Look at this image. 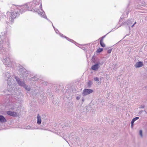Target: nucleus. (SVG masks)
I'll use <instances>...</instances> for the list:
<instances>
[{"label":"nucleus","instance_id":"nucleus-23","mask_svg":"<svg viewBox=\"0 0 147 147\" xmlns=\"http://www.w3.org/2000/svg\"><path fill=\"white\" fill-rule=\"evenodd\" d=\"M135 121V120H134L133 119L131 121V127H132V126L133 125Z\"/></svg>","mask_w":147,"mask_h":147},{"label":"nucleus","instance_id":"nucleus-33","mask_svg":"<svg viewBox=\"0 0 147 147\" xmlns=\"http://www.w3.org/2000/svg\"><path fill=\"white\" fill-rule=\"evenodd\" d=\"M136 22H135L134 23V25H135V24H136Z\"/></svg>","mask_w":147,"mask_h":147},{"label":"nucleus","instance_id":"nucleus-27","mask_svg":"<svg viewBox=\"0 0 147 147\" xmlns=\"http://www.w3.org/2000/svg\"><path fill=\"white\" fill-rule=\"evenodd\" d=\"M80 96H78L76 97V99L77 100H78L80 99Z\"/></svg>","mask_w":147,"mask_h":147},{"label":"nucleus","instance_id":"nucleus-26","mask_svg":"<svg viewBox=\"0 0 147 147\" xmlns=\"http://www.w3.org/2000/svg\"><path fill=\"white\" fill-rule=\"evenodd\" d=\"M139 119V117H136L135 118H134V119H133L134 120H135V121L136 120L138 119Z\"/></svg>","mask_w":147,"mask_h":147},{"label":"nucleus","instance_id":"nucleus-22","mask_svg":"<svg viewBox=\"0 0 147 147\" xmlns=\"http://www.w3.org/2000/svg\"><path fill=\"white\" fill-rule=\"evenodd\" d=\"M94 80L95 81L98 82L99 81V78L97 77L95 78H94Z\"/></svg>","mask_w":147,"mask_h":147},{"label":"nucleus","instance_id":"nucleus-8","mask_svg":"<svg viewBox=\"0 0 147 147\" xmlns=\"http://www.w3.org/2000/svg\"><path fill=\"white\" fill-rule=\"evenodd\" d=\"M100 62H97L96 64L92 65L91 67L92 70L94 71H97L100 67Z\"/></svg>","mask_w":147,"mask_h":147},{"label":"nucleus","instance_id":"nucleus-21","mask_svg":"<svg viewBox=\"0 0 147 147\" xmlns=\"http://www.w3.org/2000/svg\"><path fill=\"white\" fill-rule=\"evenodd\" d=\"M103 49L102 48H99L97 50V52L98 53H100L102 51Z\"/></svg>","mask_w":147,"mask_h":147},{"label":"nucleus","instance_id":"nucleus-14","mask_svg":"<svg viewBox=\"0 0 147 147\" xmlns=\"http://www.w3.org/2000/svg\"><path fill=\"white\" fill-rule=\"evenodd\" d=\"M143 65V62L141 61L137 62L135 65V66L136 67H140L142 66Z\"/></svg>","mask_w":147,"mask_h":147},{"label":"nucleus","instance_id":"nucleus-18","mask_svg":"<svg viewBox=\"0 0 147 147\" xmlns=\"http://www.w3.org/2000/svg\"><path fill=\"white\" fill-rule=\"evenodd\" d=\"M26 129H39L38 128H36L34 127H32L31 126H27V127H26L25 128Z\"/></svg>","mask_w":147,"mask_h":147},{"label":"nucleus","instance_id":"nucleus-16","mask_svg":"<svg viewBox=\"0 0 147 147\" xmlns=\"http://www.w3.org/2000/svg\"><path fill=\"white\" fill-rule=\"evenodd\" d=\"M6 121V120L5 118L3 115H0V122L3 123Z\"/></svg>","mask_w":147,"mask_h":147},{"label":"nucleus","instance_id":"nucleus-15","mask_svg":"<svg viewBox=\"0 0 147 147\" xmlns=\"http://www.w3.org/2000/svg\"><path fill=\"white\" fill-rule=\"evenodd\" d=\"M59 35L61 37H63L65 38L67 40H68L70 42H71L73 43H74L75 44L76 43L73 40H71L66 37L65 36H63V35L61 33H59Z\"/></svg>","mask_w":147,"mask_h":147},{"label":"nucleus","instance_id":"nucleus-4","mask_svg":"<svg viewBox=\"0 0 147 147\" xmlns=\"http://www.w3.org/2000/svg\"><path fill=\"white\" fill-rule=\"evenodd\" d=\"M9 13L10 14V16L9 17V22L10 23L12 24L13 22V20L17 17L18 16L19 14L17 12L16 9H13V10L8 11L6 14H7V16L8 14L9 16Z\"/></svg>","mask_w":147,"mask_h":147},{"label":"nucleus","instance_id":"nucleus-34","mask_svg":"<svg viewBox=\"0 0 147 147\" xmlns=\"http://www.w3.org/2000/svg\"><path fill=\"white\" fill-rule=\"evenodd\" d=\"M82 100L83 101H84V99H83Z\"/></svg>","mask_w":147,"mask_h":147},{"label":"nucleus","instance_id":"nucleus-5","mask_svg":"<svg viewBox=\"0 0 147 147\" xmlns=\"http://www.w3.org/2000/svg\"><path fill=\"white\" fill-rule=\"evenodd\" d=\"M29 5L28 4H25L23 5L18 6V7L16 6L15 5H13L12 7L13 9L14 8H17L19 10V12L20 13H23L25 12L26 11L28 10H30V9L29 7Z\"/></svg>","mask_w":147,"mask_h":147},{"label":"nucleus","instance_id":"nucleus-36","mask_svg":"<svg viewBox=\"0 0 147 147\" xmlns=\"http://www.w3.org/2000/svg\"><path fill=\"white\" fill-rule=\"evenodd\" d=\"M85 48H84V50H85Z\"/></svg>","mask_w":147,"mask_h":147},{"label":"nucleus","instance_id":"nucleus-12","mask_svg":"<svg viewBox=\"0 0 147 147\" xmlns=\"http://www.w3.org/2000/svg\"><path fill=\"white\" fill-rule=\"evenodd\" d=\"M6 13L5 14L4 13L0 12V20L3 21L5 20L6 18L7 17L6 16Z\"/></svg>","mask_w":147,"mask_h":147},{"label":"nucleus","instance_id":"nucleus-24","mask_svg":"<svg viewBox=\"0 0 147 147\" xmlns=\"http://www.w3.org/2000/svg\"><path fill=\"white\" fill-rule=\"evenodd\" d=\"M139 134L141 137L142 136V130H140V131Z\"/></svg>","mask_w":147,"mask_h":147},{"label":"nucleus","instance_id":"nucleus-29","mask_svg":"<svg viewBox=\"0 0 147 147\" xmlns=\"http://www.w3.org/2000/svg\"><path fill=\"white\" fill-rule=\"evenodd\" d=\"M88 84H89H89H91V82L90 81H89L88 82Z\"/></svg>","mask_w":147,"mask_h":147},{"label":"nucleus","instance_id":"nucleus-6","mask_svg":"<svg viewBox=\"0 0 147 147\" xmlns=\"http://www.w3.org/2000/svg\"><path fill=\"white\" fill-rule=\"evenodd\" d=\"M19 70L21 73V75L25 80L29 78L30 74L28 73V71L24 69L22 67L19 68Z\"/></svg>","mask_w":147,"mask_h":147},{"label":"nucleus","instance_id":"nucleus-13","mask_svg":"<svg viewBox=\"0 0 147 147\" xmlns=\"http://www.w3.org/2000/svg\"><path fill=\"white\" fill-rule=\"evenodd\" d=\"M7 113L8 115L11 116H17L18 115V114L17 113L14 112L8 111H7Z\"/></svg>","mask_w":147,"mask_h":147},{"label":"nucleus","instance_id":"nucleus-25","mask_svg":"<svg viewBox=\"0 0 147 147\" xmlns=\"http://www.w3.org/2000/svg\"><path fill=\"white\" fill-rule=\"evenodd\" d=\"M112 51V49H109V50H108L107 51V53H110Z\"/></svg>","mask_w":147,"mask_h":147},{"label":"nucleus","instance_id":"nucleus-17","mask_svg":"<svg viewBox=\"0 0 147 147\" xmlns=\"http://www.w3.org/2000/svg\"><path fill=\"white\" fill-rule=\"evenodd\" d=\"M105 36L102 37L100 38V45L101 46V47H105V45L103 42V39Z\"/></svg>","mask_w":147,"mask_h":147},{"label":"nucleus","instance_id":"nucleus-1","mask_svg":"<svg viewBox=\"0 0 147 147\" xmlns=\"http://www.w3.org/2000/svg\"><path fill=\"white\" fill-rule=\"evenodd\" d=\"M9 44V39L6 36L5 33H0V53L2 55V61L7 67H11L12 64V60L9 58V55L5 49V47L8 46Z\"/></svg>","mask_w":147,"mask_h":147},{"label":"nucleus","instance_id":"nucleus-20","mask_svg":"<svg viewBox=\"0 0 147 147\" xmlns=\"http://www.w3.org/2000/svg\"><path fill=\"white\" fill-rule=\"evenodd\" d=\"M51 22V23L52 24V26H53V28H54V30H55V32H56V33L57 34L58 33V32H59V31L57 29L55 28L54 27V26L53 25V24L52 23V22Z\"/></svg>","mask_w":147,"mask_h":147},{"label":"nucleus","instance_id":"nucleus-7","mask_svg":"<svg viewBox=\"0 0 147 147\" xmlns=\"http://www.w3.org/2000/svg\"><path fill=\"white\" fill-rule=\"evenodd\" d=\"M15 78L19 86L24 87L28 91L30 90V87L28 86H26L24 81H21L19 78L16 76Z\"/></svg>","mask_w":147,"mask_h":147},{"label":"nucleus","instance_id":"nucleus-35","mask_svg":"<svg viewBox=\"0 0 147 147\" xmlns=\"http://www.w3.org/2000/svg\"><path fill=\"white\" fill-rule=\"evenodd\" d=\"M100 83H101V81H100Z\"/></svg>","mask_w":147,"mask_h":147},{"label":"nucleus","instance_id":"nucleus-11","mask_svg":"<svg viewBox=\"0 0 147 147\" xmlns=\"http://www.w3.org/2000/svg\"><path fill=\"white\" fill-rule=\"evenodd\" d=\"M6 107L11 110H14L17 107L16 105L12 103L7 105Z\"/></svg>","mask_w":147,"mask_h":147},{"label":"nucleus","instance_id":"nucleus-19","mask_svg":"<svg viewBox=\"0 0 147 147\" xmlns=\"http://www.w3.org/2000/svg\"><path fill=\"white\" fill-rule=\"evenodd\" d=\"M127 25H128L129 29L130 28V25L132 24V22L131 21L129 20L127 22Z\"/></svg>","mask_w":147,"mask_h":147},{"label":"nucleus","instance_id":"nucleus-31","mask_svg":"<svg viewBox=\"0 0 147 147\" xmlns=\"http://www.w3.org/2000/svg\"><path fill=\"white\" fill-rule=\"evenodd\" d=\"M34 78H31V80H33V79H34Z\"/></svg>","mask_w":147,"mask_h":147},{"label":"nucleus","instance_id":"nucleus-32","mask_svg":"<svg viewBox=\"0 0 147 147\" xmlns=\"http://www.w3.org/2000/svg\"><path fill=\"white\" fill-rule=\"evenodd\" d=\"M134 24H133V25H132L131 26V27H133L134 26Z\"/></svg>","mask_w":147,"mask_h":147},{"label":"nucleus","instance_id":"nucleus-9","mask_svg":"<svg viewBox=\"0 0 147 147\" xmlns=\"http://www.w3.org/2000/svg\"><path fill=\"white\" fill-rule=\"evenodd\" d=\"M93 92V90L90 89H85L84 90L83 92V95L85 96L88 95Z\"/></svg>","mask_w":147,"mask_h":147},{"label":"nucleus","instance_id":"nucleus-2","mask_svg":"<svg viewBox=\"0 0 147 147\" xmlns=\"http://www.w3.org/2000/svg\"><path fill=\"white\" fill-rule=\"evenodd\" d=\"M4 78L7 81V89L4 92H6L7 91L9 92L7 94H8L16 95L18 96L19 94V92L17 91V88H15V83L14 80L11 78L10 74L9 73H6Z\"/></svg>","mask_w":147,"mask_h":147},{"label":"nucleus","instance_id":"nucleus-3","mask_svg":"<svg viewBox=\"0 0 147 147\" xmlns=\"http://www.w3.org/2000/svg\"><path fill=\"white\" fill-rule=\"evenodd\" d=\"M28 4L29 6H31V7L34 8L33 9L37 12L39 15L41 17L45 18L49 21H50L47 19L45 12L42 9V7L41 0H34Z\"/></svg>","mask_w":147,"mask_h":147},{"label":"nucleus","instance_id":"nucleus-28","mask_svg":"<svg viewBox=\"0 0 147 147\" xmlns=\"http://www.w3.org/2000/svg\"><path fill=\"white\" fill-rule=\"evenodd\" d=\"M123 16H121L120 17V20H121V19H123Z\"/></svg>","mask_w":147,"mask_h":147},{"label":"nucleus","instance_id":"nucleus-10","mask_svg":"<svg viewBox=\"0 0 147 147\" xmlns=\"http://www.w3.org/2000/svg\"><path fill=\"white\" fill-rule=\"evenodd\" d=\"M45 117V115H42V116L41 117V116L39 114H38L37 115V123L38 124L40 125L41 123V119H42L43 118H44Z\"/></svg>","mask_w":147,"mask_h":147},{"label":"nucleus","instance_id":"nucleus-30","mask_svg":"<svg viewBox=\"0 0 147 147\" xmlns=\"http://www.w3.org/2000/svg\"><path fill=\"white\" fill-rule=\"evenodd\" d=\"M114 30H113V29H112L111 30V31H110V32H109L108 33H109V32H110L113 31Z\"/></svg>","mask_w":147,"mask_h":147}]
</instances>
